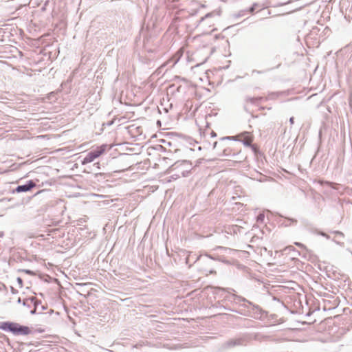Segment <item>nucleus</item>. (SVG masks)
Masks as SVG:
<instances>
[{
    "mask_svg": "<svg viewBox=\"0 0 352 352\" xmlns=\"http://www.w3.org/2000/svg\"><path fill=\"white\" fill-rule=\"evenodd\" d=\"M41 10H44V6L41 7Z\"/></svg>",
    "mask_w": 352,
    "mask_h": 352,
    "instance_id": "41",
    "label": "nucleus"
},
{
    "mask_svg": "<svg viewBox=\"0 0 352 352\" xmlns=\"http://www.w3.org/2000/svg\"><path fill=\"white\" fill-rule=\"evenodd\" d=\"M239 137V135H236V136H226V137L221 138V140H230L236 141V140H239V139H238Z\"/></svg>",
    "mask_w": 352,
    "mask_h": 352,
    "instance_id": "20",
    "label": "nucleus"
},
{
    "mask_svg": "<svg viewBox=\"0 0 352 352\" xmlns=\"http://www.w3.org/2000/svg\"><path fill=\"white\" fill-rule=\"evenodd\" d=\"M48 320V322L53 324L60 320L59 311L54 309H50L45 312V320Z\"/></svg>",
    "mask_w": 352,
    "mask_h": 352,
    "instance_id": "7",
    "label": "nucleus"
},
{
    "mask_svg": "<svg viewBox=\"0 0 352 352\" xmlns=\"http://www.w3.org/2000/svg\"><path fill=\"white\" fill-rule=\"evenodd\" d=\"M333 233H335L336 235H340L341 236H344L343 233L340 231H334Z\"/></svg>",
    "mask_w": 352,
    "mask_h": 352,
    "instance_id": "28",
    "label": "nucleus"
},
{
    "mask_svg": "<svg viewBox=\"0 0 352 352\" xmlns=\"http://www.w3.org/2000/svg\"><path fill=\"white\" fill-rule=\"evenodd\" d=\"M56 180L52 179L50 182L45 180V199L48 201L45 204V213L48 217L52 216V219H45V247L47 243H54L55 241L60 238L63 234L60 228H51L59 223V217L63 212V200L59 199L56 192Z\"/></svg>",
    "mask_w": 352,
    "mask_h": 352,
    "instance_id": "1",
    "label": "nucleus"
},
{
    "mask_svg": "<svg viewBox=\"0 0 352 352\" xmlns=\"http://www.w3.org/2000/svg\"><path fill=\"white\" fill-rule=\"evenodd\" d=\"M263 99V97H248L246 98V101L253 104H257Z\"/></svg>",
    "mask_w": 352,
    "mask_h": 352,
    "instance_id": "18",
    "label": "nucleus"
},
{
    "mask_svg": "<svg viewBox=\"0 0 352 352\" xmlns=\"http://www.w3.org/2000/svg\"><path fill=\"white\" fill-rule=\"evenodd\" d=\"M45 129H46L47 127H50V125L48 126V122H45Z\"/></svg>",
    "mask_w": 352,
    "mask_h": 352,
    "instance_id": "35",
    "label": "nucleus"
},
{
    "mask_svg": "<svg viewBox=\"0 0 352 352\" xmlns=\"http://www.w3.org/2000/svg\"><path fill=\"white\" fill-rule=\"evenodd\" d=\"M245 344V339L243 338H239L229 340L225 342L223 344L224 349H230L236 346H243Z\"/></svg>",
    "mask_w": 352,
    "mask_h": 352,
    "instance_id": "6",
    "label": "nucleus"
},
{
    "mask_svg": "<svg viewBox=\"0 0 352 352\" xmlns=\"http://www.w3.org/2000/svg\"><path fill=\"white\" fill-rule=\"evenodd\" d=\"M210 135H211V137H216V136H217L216 133H215V132H214V131H212V132L210 133Z\"/></svg>",
    "mask_w": 352,
    "mask_h": 352,
    "instance_id": "34",
    "label": "nucleus"
},
{
    "mask_svg": "<svg viewBox=\"0 0 352 352\" xmlns=\"http://www.w3.org/2000/svg\"><path fill=\"white\" fill-rule=\"evenodd\" d=\"M58 172H59V170L58 168H52L50 166L45 165V175L52 176L53 177H58Z\"/></svg>",
    "mask_w": 352,
    "mask_h": 352,
    "instance_id": "13",
    "label": "nucleus"
},
{
    "mask_svg": "<svg viewBox=\"0 0 352 352\" xmlns=\"http://www.w3.org/2000/svg\"><path fill=\"white\" fill-rule=\"evenodd\" d=\"M255 10V5H253L252 6H251L249 9V12L250 13H252Z\"/></svg>",
    "mask_w": 352,
    "mask_h": 352,
    "instance_id": "26",
    "label": "nucleus"
},
{
    "mask_svg": "<svg viewBox=\"0 0 352 352\" xmlns=\"http://www.w3.org/2000/svg\"><path fill=\"white\" fill-rule=\"evenodd\" d=\"M192 169V163L188 160H179L171 165L168 169V173H173L170 177L177 179L181 177H186Z\"/></svg>",
    "mask_w": 352,
    "mask_h": 352,
    "instance_id": "3",
    "label": "nucleus"
},
{
    "mask_svg": "<svg viewBox=\"0 0 352 352\" xmlns=\"http://www.w3.org/2000/svg\"><path fill=\"white\" fill-rule=\"evenodd\" d=\"M45 119L46 120V119H51V118L45 116Z\"/></svg>",
    "mask_w": 352,
    "mask_h": 352,
    "instance_id": "40",
    "label": "nucleus"
},
{
    "mask_svg": "<svg viewBox=\"0 0 352 352\" xmlns=\"http://www.w3.org/2000/svg\"><path fill=\"white\" fill-rule=\"evenodd\" d=\"M316 233L317 234H318V235H320V236H322L325 237V238H326V239H330V236H329V234H327V233H325V232H322V231L317 230V231L316 232Z\"/></svg>",
    "mask_w": 352,
    "mask_h": 352,
    "instance_id": "23",
    "label": "nucleus"
},
{
    "mask_svg": "<svg viewBox=\"0 0 352 352\" xmlns=\"http://www.w3.org/2000/svg\"><path fill=\"white\" fill-rule=\"evenodd\" d=\"M289 122L291 124H293L294 123V117H291L289 118Z\"/></svg>",
    "mask_w": 352,
    "mask_h": 352,
    "instance_id": "31",
    "label": "nucleus"
},
{
    "mask_svg": "<svg viewBox=\"0 0 352 352\" xmlns=\"http://www.w3.org/2000/svg\"><path fill=\"white\" fill-rule=\"evenodd\" d=\"M17 282L19 283V285H22V284H23V280H22V278H21L18 277V278H17Z\"/></svg>",
    "mask_w": 352,
    "mask_h": 352,
    "instance_id": "29",
    "label": "nucleus"
},
{
    "mask_svg": "<svg viewBox=\"0 0 352 352\" xmlns=\"http://www.w3.org/2000/svg\"><path fill=\"white\" fill-rule=\"evenodd\" d=\"M34 186H36L35 182L32 180H29L25 184L19 185L13 190V192H25L30 191Z\"/></svg>",
    "mask_w": 352,
    "mask_h": 352,
    "instance_id": "8",
    "label": "nucleus"
},
{
    "mask_svg": "<svg viewBox=\"0 0 352 352\" xmlns=\"http://www.w3.org/2000/svg\"><path fill=\"white\" fill-rule=\"evenodd\" d=\"M324 183L327 186H329V187H331V188H332L336 189V187L334 186L336 185V184H334V183H333V182H327V181L324 182Z\"/></svg>",
    "mask_w": 352,
    "mask_h": 352,
    "instance_id": "24",
    "label": "nucleus"
},
{
    "mask_svg": "<svg viewBox=\"0 0 352 352\" xmlns=\"http://www.w3.org/2000/svg\"><path fill=\"white\" fill-rule=\"evenodd\" d=\"M217 144H218V142L217 141H215L214 143H213V148L215 149L217 146Z\"/></svg>",
    "mask_w": 352,
    "mask_h": 352,
    "instance_id": "33",
    "label": "nucleus"
},
{
    "mask_svg": "<svg viewBox=\"0 0 352 352\" xmlns=\"http://www.w3.org/2000/svg\"><path fill=\"white\" fill-rule=\"evenodd\" d=\"M52 96L53 97L55 96V94L53 92L50 93L49 96H45V109H50V107H47V104H51V102L50 101L48 102V101H47V100H50L51 97H52Z\"/></svg>",
    "mask_w": 352,
    "mask_h": 352,
    "instance_id": "19",
    "label": "nucleus"
},
{
    "mask_svg": "<svg viewBox=\"0 0 352 352\" xmlns=\"http://www.w3.org/2000/svg\"><path fill=\"white\" fill-rule=\"evenodd\" d=\"M43 60H41V58H39L36 61L35 60L34 63L32 65V71L34 72H41L42 69H43Z\"/></svg>",
    "mask_w": 352,
    "mask_h": 352,
    "instance_id": "14",
    "label": "nucleus"
},
{
    "mask_svg": "<svg viewBox=\"0 0 352 352\" xmlns=\"http://www.w3.org/2000/svg\"><path fill=\"white\" fill-rule=\"evenodd\" d=\"M243 139L240 141L245 146H252V142L253 141V138L249 132L245 131L239 135Z\"/></svg>",
    "mask_w": 352,
    "mask_h": 352,
    "instance_id": "11",
    "label": "nucleus"
},
{
    "mask_svg": "<svg viewBox=\"0 0 352 352\" xmlns=\"http://www.w3.org/2000/svg\"><path fill=\"white\" fill-rule=\"evenodd\" d=\"M296 245H298V247L301 248H305L304 245L300 243H296Z\"/></svg>",
    "mask_w": 352,
    "mask_h": 352,
    "instance_id": "32",
    "label": "nucleus"
},
{
    "mask_svg": "<svg viewBox=\"0 0 352 352\" xmlns=\"http://www.w3.org/2000/svg\"><path fill=\"white\" fill-rule=\"evenodd\" d=\"M17 302H18V303H21V299L20 298H19Z\"/></svg>",
    "mask_w": 352,
    "mask_h": 352,
    "instance_id": "37",
    "label": "nucleus"
},
{
    "mask_svg": "<svg viewBox=\"0 0 352 352\" xmlns=\"http://www.w3.org/2000/svg\"><path fill=\"white\" fill-rule=\"evenodd\" d=\"M199 260L204 261L206 263L210 262L212 260H214L212 257L209 256L208 255L204 256V257H201Z\"/></svg>",
    "mask_w": 352,
    "mask_h": 352,
    "instance_id": "21",
    "label": "nucleus"
},
{
    "mask_svg": "<svg viewBox=\"0 0 352 352\" xmlns=\"http://www.w3.org/2000/svg\"><path fill=\"white\" fill-rule=\"evenodd\" d=\"M107 147V144H102L100 146H98L96 148L91 150V151L94 153L96 157L98 158L104 153Z\"/></svg>",
    "mask_w": 352,
    "mask_h": 352,
    "instance_id": "12",
    "label": "nucleus"
},
{
    "mask_svg": "<svg viewBox=\"0 0 352 352\" xmlns=\"http://www.w3.org/2000/svg\"><path fill=\"white\" fill-rule=\"evenodd\" d=\"M0 329L10 332L14 336H27L32 333L30 329L14 322H0Z\"/></svg>",
    "mask_w": 352,
    "mask_h": 352,
    "instance_id": "4",
    "label": "nucleus"
},
{
    "mask_svg": "<svg viewBox=\"0 0 352 352\" xmlns=\"http://www.w3.org/2000/svg\"><path fill=\"white\" fill-rule=\"evenodd\" d=\"M36 331L41 333V332L43 331V330L41 329H38L36 330Z\"/></svg>",
    "mask_w": 352,
    "mask_h": 352,
    "instance_id": "36",
    "label": "nucleus"
},
{
    "mask_svg": "<svg viewBox=\"0 0 352 352\" xmlns=\"http://www.w3.org/2000/svg\"><path fill=\"white\" fill-rule=\"evenodd\" d=\"M45 352H48L52 349L50 347V345L47 344V343L56 342V341L55 340L56 339V338L54 336H52L51 335H45Z\"/></svg>",
    "mask_w": 352,
    "mask_h": 352,
    "instance_id": "16",
    "label": "nucleus"
},
{
    "mask_svg": "<svg viewBox=\"0 0 352 352\" xmlns=\"http://www.w3.org/2000/svg\"><path fill=\"white\" fill-rule=\"evenodd\" d=\"M179 58L178 57H177V56L172 57L171 58L168 60L166 62L163 63L160 67H159L157 68V72H158V74L162 73L163 69L166 66H168V65H170V68H172L173 67H174L177 63V62L179 61Z\"/></svg>",
    "mask_w": 352,
    "mask_h": 352,
    "instance_id": "10",
    "label": "nucleus"
},
{
    "mask_svg": "<svg viewBox=\"0 0 352 352\" xmlns=\"http://www.w3.org/2000/svg\"><path fill=\"white\" fill-rule=\"evenodd\" d=\"M209 272H210V274H213V273H214L215 272H214V270H210V271H209Z\"/></svg>",
    "mask_w": 352,
    "mask_h": 352,
    "instance_id": "39",
    "label": "nucleus"
},
{
    "mask_svg": "<svg viewBox=\"0 0 352 352\" xmlns=\"http://www.w3.org/2000/svg\"><path fill=\"white\" fill-rule=\"evenodd\" d=\"M235 299L238 300V301H237L238 302H243L245 303H247L248 305L244 304V306L245 307H248V306H252L253 311H256V312L258 314H261V309L258 305H254L252 302H250V301L248 300L247 299H245L243 297H241V296H236Z\"/></svg>",
    "mask_w": 352,
    "mask_h": 352,
    "instance_id": "9",
    "label": "nucleus"
},
{
    "mask_svg": "<svg viewBox=\"0 0 352 352\" xmlns=\"http://www.w3.org/2000/svg\"><path fill=\"white\" fill-rule=\"evenodd\" d=\"M95 159H96V156L90 151L82 160V164L84 165L92 162Z\"/></svg>",
    "mask_w": 352,
    "mask_h": 352,
    "instance_id": "15",
    "label": "nucleus"
},
{
    "mask_svg": "<svg viewBox=\"0 0 352 352\" xmlns=\"http://www.w3.org/2000/svg\"><path fill=\"white\" fill-rule=\"evenodd\" d=\"M298 221L296 219L285 218V220L282 223V225L287 227L292 225H296Z\"/></svg>",
    "mask_w": 352,
    "mask_h": 352,
    "instance_id": "17",
    "label": "nucleus"
},
{
    "mask_svg": "<svg viewBox=\"0 0 352 352\" xmlns=\"http://www.w3.org/2000/svg\"><path fill=\"white\" fill-rule=\"evenodd\" d=\"M78 285L81 286V287H83V286H86V285H87V284H84V285H82V284H78Z\"/></svg>",
    "mask_w": 352,
    "mask_h": 352,
    "instance_id": "38",
    "label": "nucleus"
},
{
    "mask_svg": "<svg viewBox=\"0 0 352 352\" xmlns=\"http://www.w3.org/2000/svg\"><path fill=\"white\" fill-rule=\"evenodd\" d=\"M23 305L28 308L33 307V309L30 310L31 314H42L43 310H44V305L41 304V301L37 300L35 297L25 298L23 300Z\"/></svg>",
    "mask_w": 352,
    "mask_h": 352,
    "instance_id": "5",
    "label": "nucleus"
},
{
    "mask_svg": "<svg viewBox=\"0 0 352 352\" xmlns=\"http://www.w3.org/2000/svg\"><path fill=\"white\" fill-rule=\"evenodd\" d=\"M252 74H254V73H256V74H263V71H259V70L254 69V70H252Z\"/></svg>",
    "mask_w": 352,
    "mask_h": 352,
    "instance_id": "27",
    "label": "nucleus"
},
{
    "mask_svg": "<svg viewBox=\"0 0 352 352\" xmlns=\"http://www.w3.org/2000/svg\"><path fill=\"white\" fill-rule=\"evenodd\" d=\"M47 1H45V6H47Z\"/></svg>",
    "mask_w": 352,
    "mask_h": 352,
    "instance_id": "42",
    "label": "nucleus"
},
{
    "mask_svg": "<svg viewBox=\"0 0 352 352\" xmlns=\"http://www.w3.org/2000/svg\"><path fill=\"white\" fill-rule=\"evenodd\" d=\"M212 15V13H208L205 15L204 17L202 18V20H204V19H206L208 17H210Z\"/></svg>",
    "mask_w": 352,
    "mask_h": 352,
    "instance_id": "30",
    "label": "nucleus"
},
{
    "mask_svg": "<svg viewBox=\"0 0 352 352\" xmlns=\"http://www.w3.org/2000/svg\"><path fill=\"white\" fill-rule=\"evenodd\" d=\"M264 219H265V214H264L263 213H260V214L257 216V217H256V221H257V222H258V223H262V222H263Z\"/></svg>",
    "mask_w": 352,
    "mask_h": 352,
    "instance_id": "22",
    "label": "nucleus"
},
{
    "mask_svg": "<svg viewBox=\"0 0 352 352\" xmlns=\"http://www.w3.org/2000/svg\"><path fill=\"white\" fill-rule=\"evenodd\" d=\"M60 285L56 278H52L45 274V289L51 295L50 304L56 309L63 307L62 298L60 296Z\"/></svg>",
    "mask_w": 352,
    "mask_h": 352,
    "instance_id": "2",
    "label": "nucleus"
},
{
    "mask_svg": "<svg viewBox=\"0 0 352 352\" xmlns=\"http://www.w3.org/2000/svg\"><path fill=\"white\" fill-rule=\"evenodd\" d=\"M248 147H250L252 148V151H254V153H256L257 151L256 146L252 144V146H249Z\"/></svg>",
    "mask_w": 352,
    "mask_h": 352,
    "instance_id": "25",
    "label": "nucleus"
}]
</instances>
